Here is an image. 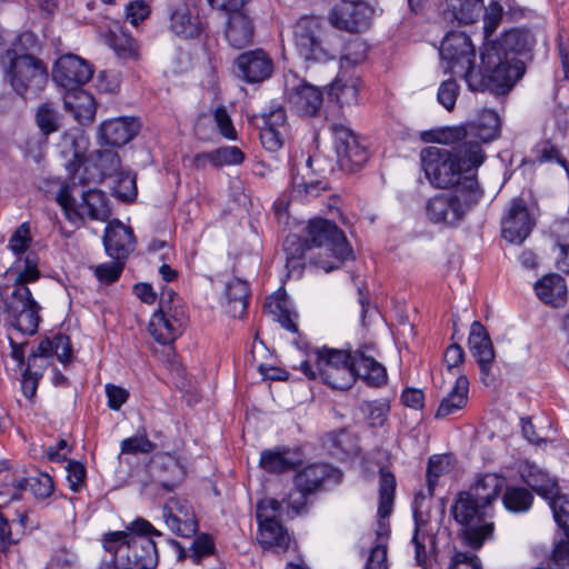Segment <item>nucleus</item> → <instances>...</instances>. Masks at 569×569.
I'll return each instance as SVG.
<instances>
[{
	"label": "nucleus",
	"mask_w": 569,
	"mask_h": 569,
	"mask_svg": "<svg viewBox=\"0 0 569 569\" xmlns=\"http://www.w3.org/2000/svg\"><path fill=\"white\" fill-rule=\"evenodd\" d=\"M447 147L430 146L421 151V166L429 182L436 188L460 187L467 177L462 172L476 170L479 167H469L462 152V144L446 143Z\"/></svg>",
	"instance_id": "0eeeda50"
},
{
	"label": "nucleus",
	"mask_w": 569,
	"mask_h": 569,
	"mask_svg": "<svg viewBox=\"0 0 569 569\" xmlns=\"http://www.w3.org/2000/svg\"><path fill=\"white\" fill-rule=\"evenodd\" d=\"M49 349V338H44L40 341L38 347L30 353L28 358V365L26 369H30L31 373L34 375L36 377L41 378L43 371L49 365L48 359L51 358Z\"/></svg>",
	"instance_id": "8fccbe9b"
},
{
	"label": "nucleus",
	"mask_w": 569,
	"mask_h": 569,
	"mask_svg": "<svg viewBox=\"0 0 569 569\" xmlns=\"http://www.w3.org/2000/svg\"><path fill=\"white\" fill-rule=\"evenodd\" d=\"M471 355L477 360L479 366L481 381L486 386H490L495 380L493 376L491 375V367L495 361V350L491 339H488L483 343L479 345L477 350H473Z\"/></svg>",
	"instance_id": "de8ad7c7"
},
{
	"label": "nucleus",
	"mask_w": 569,
	"mask_h": 569,
	"mask_svg": "<svg viewBox=\"0 0 569 569\" xmlns=\"http://www.w3.org/2000/svg\"><path fill=\"white\" fill-rule=\"evenodd\" d=\"M297 48L306 61L326 62L336 58V50L330 46L329 38H297Z\"/></svg>",
	"instance_id": "f704fd0d"
},
{
	"label": "nucleus",
	"mask_w": 569,
	"mask_h": 569,
	"mask_svg": "<svg viewBox=\"0 0 569 569\" xmlns=\"http://www.w3.org/2000/svg\"><path fill=\"white\" fill-rule=\"evenodd\" d=\"M16 277L12 288L28 287L29 283L36 282L41 272L39 270V257L36 252H28L23 258L16 261Z\"/></svg>",
	"instance_id": "a19ab883"
},
{
	"label": "nucleus",
	"mask_w": 569,
	"mask_h": 569,
	"mask_svg": "<svg viewBox=\"0 0 569 569\" xmlns=\"http://www.w3.org/2000/svg\"><path fill=\"white\" fill-rule=\"evenodd\" d=\"M438 50L453 72L463 77L471 91L489 90L497 96L511 91L533 57L532 41L528 38H483L478 70L471 38H442Z\"/></svg>",
	"instance_id": "f257e3e1"
},
{
	"label": "nucleus",
	"mask_w": 569,
	"mask_h": 569,
	"mask_svg": "<svg viewBox=\"0 0 569 569\" xmlns=\"http://www.w3.org/2000/svg\"><path fill=\"white\" fill-rule=\"evenodd\" d=\"M151 13L149 3L144 0H133L126 4L124 18L131 26L138 27Z\"/></svg>",
	"instance_id": "e2e57ef3"
},
{
	"label": "nucleus",
	"mask_w": 569,
	"mask_h": 569,
	"mask_svg": "<svg viewBox=\"0 0 569 569\" xmlns=\"http://www.w3.org/2000/svg\"><path fill=\"white\" fill-rule=\"evenodd\" d=\"M154 532H133L131 543L120 566L130 569H154L158 565L157 542L152 537H162V533L153 527Z\"/></svg>",
	"instance_id": "dca6fc26"
},
{
	"label": "nucleus",
	"mask_w": 569,
	"mask_h": 569,
	"mask_svg": "<svg viewBox=\"0 0 569 569\" xmlns=\"http://www.w3.org/2000/svg\"><path fill=\"white\" fill-rule=\"evenodd\" d=\"M342 480V472L329 463H311L295 475V487L307 493H317L337 486Z\"/></svg>",
	"instance_id": "2eb2a0df"
},
{
	"label": "nucleus",
	"mask_w": 569,
	"mask_h": 569,
	"mask_svg": "<svg viewBox=\"0 0 569 569\" xmlns=\"http://www.w3.org/2000/svg\"><path fill=\"white\" fill-rule=\"evenodd\" d=\"M566 538L556 543L549 563L550 569H569V537L566 536Z\"/></svg>",
	"instance_id": "774afa93"
},
{
	"label": "nucleus",
	"mask_w": 569,
	"mask_h": 569,
	"mask_svg": "<svg viewBox=\"0 0 569 569\" xmlns=\"http://www.w3.org/2000/svg\"><path fill=\"white\" fill-rule=\"evenodd\" d=\"M306 241L315 254L309 262L315 268L330 272L352 258V249L345 233L336 223L318 218L309 221L305 229Z\"/></svg>",
	"instance_id": "39448f33"
},
{
	"label": "nucleus",
	"mask_w": 569,
	"mask_h": 569,
	"mask_svg": "<svg viewBox=\"0 0 569 569\" xmlns=\"http://www.w3.org/2000/svg\"><path fill=\"white\" fill-rule=\"evenodd\" d=\"M395 490V476L391 472L381 469L378 507L379 529L377 531L379 542L371 549L365 569H388L387 546L382 541L383 537L388 533V529L386 528L383 520L388 518L392 511Z\"/></svg>",
	"instance_id": "f8f14e48"
},
{
	"label": "nucleus",
	"mask_w": 569,
	"mask_h": 569,
	"mask_svg": "<svg viewBox=\"0 0 569 569\" xmlns=\"http://www.w3.org/2000/svg\"><path fill=\"white\" fill-rule=\"evenodd\" d=\"M500 131L499 114L493 110L485 109L475 121L439 131L436 141L439 143L460 142L466 163L469 167H480L486 158L482 144L496 140L500 136Z\"/></svg>",
	"instance_id": "20e7f679"
},
{
	"label": "nucleus",
	"mask_w": 569,
	"mask_h": 569,
	"mask_svg": "<svg viewBox=\"0 0 569 569\" xmlns=\"http://www.w3.org/2000/svg\"><path fill=\"white\" fill-rule=\"evenodd\" d=\"M166 542L177 552L178 560H183L184 558L190 557L194 563H199L202 558L212 555L214 551V542L211 536L207 533H201L193 539L189 555L178 541L167 539Z\"/></svg>",
	"instance_id": "ea45409f"
},
{
	"label": "nucleus",
	"mask_w": 569,
	"mask_h": 569,
	"mask_svg": "<svg viewBox=\"0 0 569 569\" xmlns=\"http://www.w3.org/2000/svg\"><path fill=\"white\" fill-rule=\"evenodd\" d=\"M360 78L351 74L348 69H341L330 83L328 96L341 107L357 104L359 101Z\"/></svg>",
	"instance_id": "bb28decb"
},
{
	"label": "nucleus",
	"mask_w": 569,
	"mask_h": 569,
	"mask_svg": "<svg viewBox=\"0 0 569 569\" xmlns=\"http://www.w3.org/2000/svg\"><path fill=\"white\" fill-rule=\"evenodd\" d=\"M133 532H154L153 526L146 519L138 518L126 527L122 531H111L103 536L102 545L107 552L113 556L112 561L116 566H120L131 543Z\"/></svg>",
	"instance_id": "5701e85b"
},
{
	"label": "nucleus",
	"mask_w": 569,
	"mask_h": 569,
	"mask_svg": "<svg viewBox=\"0 0 569 569\" xmlns=\"http://www.w3.org/2000/svg\"><path fill=\"white\" fill-rule=\"evenodd\" d=\"M170 30L176 36H200L199 17H192L187 3L179 2L170 11Z\"/></svg>",
	"instance_id": "72a5a7b5"
},
{
	"label": "nucleus",
	"mask_w": 569,
	"mask_h": 569,
	"mask_svg": "<svg viewBox=\"0 0 569 569\" xmlns=\"http://www.w3.org/2000/svg\"><path fill=\"white\" fill-rule=\"evenodd\" d=\"M261 119L263 122L262 127H271L277 130L286 131L287 114L280 103L272 101L268 111L261 114Z\"/></svg>",
	"instance_id": "69168bd1"
},
{
	"label": "nucleus",
	"mask_w": 569,
	"mask_h": 569,
	"mask_svg": "<svg viewBox=\"0 0 569 569\" xmlns=\"http://www.w3.org/2000/svg\"><path fill=\"white\" fill-rule=\"evenodd\" d=\"M3 310L12 327L27 336L37 333L41 320V306L34 300L29 287L12 289L3 299Z\"/></svg>",
	"instance_id": "9b49d317"
},
{
	"label": "nucleus",
	"mask_w": 569,
	"mask_h": 569,
	"mask_svg": "<svg viewBox=\"0 0 569 569\" xmlns=\"http://www.w3.org/2000/svg\"><path fill=\"white\" fill-rule=\"evenodd\" d=\"M186 322L187 316L183 307H174L173 311L158 309L151 317L148 331L156 341L167 345L181 335Z\"/></svg>",
	"instance_id": "aec40b11"
},
{
	"label": "nucleus",
	"mask_w": 569,
	"mask_h": 569,
	"mask_svg": "<svg viewBox=\"0 0 569 569\" xmlns=\"http://www.w3.org/2000/svg\"><path fill=\"white\" fill-rule=\"evenodd\" d=\"M330 130L335 137L336 151L342 166L353 170L367 162L368 152L360 146L357 136L350 128L342 123H332Z\"/></svg>",
	"instance_id": "6ab92c4d"
},
{
	"label": "nucleus",
	"mask_w": 569,
	"mask_h": 569,
	"mask_svg": "<svg viewBox=\"0 0 569 569\" xmlns=\"http://www.w3.org/2000/svg\"><path fill=\"white\" fill-rule=\"evenodd\" d=\"M253 24L251 19L240 10L230 11L227 21V33L234 36H252Z\"/></svg>",
	"instance_id": "13d9d810"
},
{
	"label": "nucleus",
	"mask_w": 569,
	"mask_h": 569,
	"mask_svg": "<svg viewBox=\"0 0 569 569\" xmlns=\"http://www.w3.org/2000/svg\"><path fill=\"white\" fill-rule=\"evenodd\" d=\"M13 485V492L11 499H20V493L29 489L37 500H44L53 492V480L48 473H40L36 477L20 478Z\"/></svg>",
	"instance_id": "e433bc0d"
},
{
	"label": "nucleus",
	"mask_w": 569,
	"mask_h": 569,
	"mask_svg": "<svg viewBox=\"0 0 569 569\" xmlns=\"http://www.w3.org/2000/svg\"><path fill=\"white\" fill-rule=\"evenodd\" d=\"M287 101L292 110L303 117H315L322 106V92L306 82L287 90Z\"/></svg>",
	"instance_id": "393cba45"
},
{
	"label": "nucleus",
	"mask_w": 569,
	"mask_h": 569,
	"mask_svg": "<svg viewBox=\"0 0 569 569\" xmlns=\"http://www.w3.org/2000/svg\"><path fill=\"white\" fill-rule=\"evenodd\" d=\"M450 463L446 457L432 456L429 458L427 467V487L429 496H433V491L438 485L439 478L448 473Z\"/></svg>",
	"instance_id": "3c124183"
},
{
	"label": "nucleus",
	"mask_w": 569,
	"mask_h": 569,
	"mask_svg": "<svg viewBox=\"0 0 569 569\" xmlns=\"http://www.w3.org/2000/svg\"><path fill=\"white\" fill-rule=\"evenodd\" d=\"M482 0H446V14L460 24H471L479 18Z\"/></svg>",
	"instance_id": "58836bf2"
},
{
	"label": "nucleus",
	"mask_w": 569,
	"mask_h": 569,
	"mask_svg": "<svg viewBox=\"0 0 569 569\" xmlns=\"http://www.w3.org/2000/svg\"><path fill=\"white\" fill-rule=\"evenodd\" d=\"M58 148L61 157L64 159V167L69 173L71 182L60 187L56 199L63 209L66 217L70 221H74L81 213L74 209L72 191L77 183L84 186L89 182L87 177L79 174V170L86 158L84 150L81 148L78 137L73 132L63 133Z\"/></svg>",
	"instance_id": "1a4fd4ad"
},
{
	"label": "nucleus",
	"mask_w": 569,
	"mask_h": 569,
	"mask_svg": "<svg viewBox=\"0 0 569 569\" xmlns=\"http://www.w3.org/2000/svg\"><path fill=\"white\" fill-rule=\"evenodd\" d=\"M36 38H17L12 48L1 56L4 79L12 90L23 99L36 98L49 79L47 64L36 57Z\"/></svg>",
	"instance_id": "7ed1b4c3"
},
{
	"label": "nucleus",
	"mask_w": 569,
	"mask_h": 569,
	"mask_svg": "<svg viewBox=\"0 0 569 569\" xmlns=\"http://www.w3.org/2000/svg\"><path fill=\"white\" fill-rule=\"evenodd\" d=\"M93 74L92 66L73 53L61 56L52 70L53 80L66 89H74L87 83Z\"/></svg>",
	"instance_id": "a211bd4d"
},
{
	"label": "nucleus",
	"mask_w": 569,
	"mask_h": 569,
	"mask_svg": "<svg viewBox=\"0 0 569 569\" xmlns=\"http://www.w3.org/2000/svg\"><path fill=\"white\" fill-rule=\"evenodd\" d=\"M77 563V555L71 550L61 548L53 552L46 569H72Z\"/></svg>",
	"instance_id": "338daca9"
},
{
	"label": "nucleus",
	"mask_w": 569,
	"mask_h": 569,
	"mask_svg": "<svg viewBox=\"0 0 569 569\" xmlns=\"http://www.w3.org/2000/svg\"><path fill=\"white\" fill-rule=\"evenodd\" d=\"M82 202L80 209L91 220L106 221L111 214L107 196L98 189H89L81 194Z\"/></svg>",
	"instance_id": "4c0bfd02"
},
{
	"label": "nucleus",
	"mask_w": 569,
	"mask_h": 569,
	"mask_svg": "<svg viewBox=\"0 0 569 569\" xmlns=\"http://www.w3.org/2000/svg\"><path fill=\"white\" fill-rule=\"evenodd\" d=\"M519 472L523 482L549 501L555 520L569 537V499L560 493L557 479L530 461L522 462Z\"/></svg>",
	"instance_id": "9d476101"
},
{
	"label": "nucleus",
	"mask_w": 569,
	"mask_h": 569,
	"mask_svg": "<svg viewBox=\"0 0 569 569\" xmlns=\"http://www.w3.org/2000/svg\"><path fill=\"white\" fill-rule=\"evenodd\" d=\"M162 516L169 529L178 536L189 538L198 530L196 517L186 500L170 499L163 507Z\"/></svg>",
	"instance_id": "412c9836"
},
{
	"label": "nucleus",
	"mask_w": 569,
	"mask_h": 569,
	"mask_svg": "<svg viewBox=\"0 0 569 569\" xmlns=\"http://www.w3.org/2000/svg\"><path fill=\"white\" fill-rule=\"evenodd\" d=\"M226 295L228 303L231 307L230 311L233 317H242L248 307V300L250 296L248 282L234 278L227 283Z\"/></svg>",
	"instance_id": "37998d69"
},
{
	"label": "nucleus",
	"mask_w": 569,
	"mask_h": 569,
	"mask_svg": "<svg viewBox=\"0 0 569 569\" xmlns=\"http://www.w3.org/2000/svg\"><path fill=\"white\" fill-rule=\"evenodd\" d=\"M117 177L113 188L117 198L122 201H132L136 199L138 190L136 184V174L132 172H121Z\"/></svg>",
	"instance_id": "5fc2aeb1"
},
{
	"label": "nucleus",
	"mask_w": 569,
	"mask_h": 569,
	"mask_svg": "<svg viewBox=\"0 0 569 569\" xmlns=\"http://www.w3.org/2000/svg\"><path fill=\"white\" fill-rule=\"evenodd\" d=\"M154 448L156 443L149 440L146 433L136 435L121 441V453H150Z\"/></svg>",
	"instance_id": "680f3d73"
},
{
	"label": "nucleus",
	"mask_w": 569,
	"mask_h": 569,
	"mask_svg": "<svg viewBox=\"0 0 569 569\" xmlns=\"http://www.w3.org/2000/svg\"><path fill=\"white\" fill-rule=\"evenodd\" d=\"M503 7L499 1L493 0L485 8L483 36H491L497 31L503 19Z\"/></svg>",
	"instance_id": "bf43d9fd"
},
{
	"label": "nucleus",
	"mask_w": 569,
	"mask_h": 569,
	"mask_svg": "<svg viewBox=\"0 0 569 569\" xmlns=\"http://www.w3.org/2000/svg\"><path fill=\"white\" fill-rule=\"evenodd\" d=\"M151 468L161 487L173 491L184 479L186 470L179 458L169 452H158L152 457Z\"/></svg>",
	"instance_id": "b1692460"
},
{
	"label": "nucleus",
	"mask_w": 569,
	"mask_h": 569,
	"mask_svg": "<svg viewBox=\"0 0 569 569\" xmlns=\"http://www.w3.org/2000/svg\"><path fill=\"white\" fill-rule=\"evenodd\" d=\"M286 253V267L290 276L300 277L305 268V261L310 254H315L306 241L305 234H289L283 241Z\"/></svg>",
	"instance_id": "cd10ccee"
},
{
	"label": "nucleus",
	"mask_w": 569,
	"mask_h": 569,
	"mask_svg": "<svg viewBox=\"0 0 569 569\" xmlns=\"http://www.w3.org/2000/svg\"><path fill=\"white\" fill-rule=\"evenodd\" d=\"M66 109L71 111L81 124L91 123L96 116V102L87 91L79 90L64 98Z\"/></svg>",
	"instance_id": "c9c22d12"
},
{
	"label": "nucleus",
	"mask_w": 569,
	"mask_h": 569,
	"mask_svg": "<svg viewBox=\"0 0 569 569\" xmlns=\"http://www.w3.org/2000/svg\"><path fill=\"white\" fill-rule=\"evenodd\" d=\"M505 482L503 477L496 473H486L480 476L466 491L481 502L482 507L486 506L492 511V506L505 487Z\"/></svg>",
	"instance_id": "c756f323"
},
{
	"label": "nucleus",
	"mask_w": 569,
	"mask_h": 569,
	"mask_svg": "<svg viewBox=\"0 0 569 569\" xmlns=\"http://www.w3.org/2000/svg\"><path fill=\"white\" fill-rule=\"evenodd\" d=\"M36 120L39 129L44 136L58 130V112L50 103H43L38 108Z\"/></svg>",
	"instance_id": "4d7b16f0"
},
{
	"label": "nucleus",
	"mask_w": 569,
	"mask_h": 569,
	"mask_svg": "<svg viewBox=\"0 0 569 569\" xmlns=\"http://www.w3.org/2000/svg\"><path fill=\"white\" fill-rule=\"evenodd\" d=\"M260 466L267 472L281 473L293 469L296 463L281 452L264 450L261 452Z\"/></svg>",
	"instance_id": "09e8293b"
},
{
	"label": "nucleus",
	"mask_w": 569,
	"mask_h": 569,
	"mask_svg": "<svg viewBox=\"0 0 569 569\" xmlns=\"http://www.w3.org/2000/svg\"><path fill=\"white\" fill-rule=\"evenodd\" d=\"M124 259H113V261L104 262L96 267L94 274L100 282L110 284L116 282L124 268Z\"/></svg>",
	"instance_id": "6e6d98bb"
},
{
	"label": "nucleus",
	"mask_w": 569,
	"mask_h": 569,
	"mask_svg": "<svg viewBox=\"0 0 569 569\" xmlns=\"http://www.w3.org/2000/svg\"><path fill=\"white\" fill-rule=\"evenodd\" d=\"M274 71L273 60L263 49L240 53L233 61L234 76L248 84H260L270 79Z\"/></svg>",
	"instance_id": "ddd939ff"
},
{
	"label": "nucleus",
	"mask_w": 569,
	"mask_h": 569,
	"mask_svg": "<svg viewBox=\"0 0 569 569\" xmlns=\"http://www.w3.org/2000/svg\"><path fill=\"white\" fill-rule=\"evenodd\" d=\"M536 161L539 163L557 161L565 168H568V162L560 154L558 148L550 141H541L532 149Z\"/></svg>",
	"instance_id": "052dcab7"
},
{
	"label": "nucleus",
	"mask_w": 569,
	"mask_h": 569,
	"mask_svg": "<svg viewBox=\"0 0 569 569\" xmlns=\"http://www.w3.org/2000/svg\"><path fill=\"white\" fill-rule=\"evenodd\" d=\"M535 291L543 303L555 308L563 306L567 301V284L558 273H550L538 280L535 283Z\"/></svg>",
	"instance_id": "c85d7f7f"
},
{
	"label": "nucleus",
	"mask_w": 569,
	"mask_h": 569,
	"mask_svg": "<svg viewBox=\"0 0 569 569\" xmlns=\"http://www.w3.org/2000/svg\"><path fill=\"white\" fill-rule=\"evenodd\" d=\"M451 512L455 520L463 527V542L472 548L479 549L483 542L493 533V522L487 519L492 516V511L466 490L456 495Z\"/></svg>",
	"instance_id": "6e6552de"
},
{
	"label": "nucleus",
	"mask_w": 569,
	"mask_h": 569,
	"mask_svg": "<svg viewBox=\"0 0 569 569\" xmlns=\"http://www.w3.org/2000/svg\"><path fill=\"white\" fill-rule=\"evenodd\" d=\"M139 130V123L132 118H114L100 126V136L106 144L121 147L128 143Z\"/></svg>",
	"instance_id": "a878e982"
},
{
	"label": "nucleus",
	"mask_w": 569,
	"mask_h": 569,
	"mask_svg": "<svg viewBox=\"0 0 569 569\" xmlns=\"http://www.w3.org/2000/svg\"><path fill=\"white\" fill-rule=\"evenodd\" d=\"M259 522V542L268 549L274 548L279 551L288 549L290 543V536L282 525L267 515L263 519H258Z\"/></svg>",
	"instance_id": "2f4dec72"
},
{
	"label": "nucleus",
	"mask_w": 569,
	"mask_h": 569,
	"mask_svg": "<svg viewBox=\"0 0 569 569\" xmlns=\"http://www.w3.org/2000/svg\"><path fill=\"white\" fill-rule=\"evenodd\" d=\"M315 355L320 379L332 389L347 390L357 378L370 387L387 382L386 368L361 351L352 355L347 350L322 347L316 349Z\"/></svg>",
	"instance_id": "f03ea898"
},
{
	"label": "nucleus",
	"mask_w": 569,
	"mask_h": 569,
	"mask_svg": "<svg viewBox=\"0 0 569 569\" xmlns=\"http://www.w3.org/2000/svg\"><path fill=\"white\" fill-rule=\"evenodd\" d=\"M103 244L107 254L112 259L127 260L136 247L133 231L121 221L112 220L106 227Z\"/></svg>",
	"instance_id": "4be33fe9"
},
{
	"label": "nucleus",
	"mask_w": 569,
	"mask_h": 569,
	"mask_svg": "<svg viewBox=\"0 0 569 569\" xmlns=\"http://www.w3.org/2000/svg\"><path fill=\"white\" fill-rule=\"evenodd\" d=\"M244 160V153L236 146L220 147L211 151L200 152L193 157L197 169H204L207 164L220 168L223 166H237Z\"/></svg>",
	"instance_id": "7c9ffc66"
},
{
	"label": "nucleus",
	"mask_w": 569,
	"mask_h": 569,
	"mask_svg": "<svg viewBox=\"0 0 569 569\" xmlns=\"http://www.w3.org/2000/svg\"><path fill=\"white\" fill-rule=\"evenodd\" d=\"M535 218L529 212L526 200L521 197L511 200L501 220V234L505 240L520 244L535 227Z\"/></svg>",
	"instance_id": "4468645a"
},
{
	"label": "nucleus",
	"mask_w": 569,
	"mask_h": 569,
	"mask_svg": "<svg viewBox=\"0 0 569 569\" xmlns=\"http://www.w3.org/2000/svg\"><path fill=\"white\" fill-rule=\"evenodd\" d=\"M342 46L343 51L340 56L341 69L355 67L366 60L369 46L363 38H348Z\"/></svg>",
	"instance_id": "49530a36"
},
{
	"label": "nucleus",
	"mask_w": 569,
	"mask_h": 569,
	"mask_svg": "<svg viewBox=\"0 0 569 569\" xmlns=\"http://www.w3.org/2000/svg\"><path fill=\"white\" fill-rule=\"evenodd\" d=\"M97 167L102 177H116L122 172L120 157L113 150L99 151Z\"/></svg>",
	"instance_id": "864d4df0"
},
{
	"label": "nucleus",
	"mask_w": 569,
	"mask_h": 569,
	"mask_svg": "<svg viewBox=\"0 0 569 569\" xmlns=\"http://www.w3.org/2000/svg\"><path fill=\"white\" fill-rule=\"evenodd\" d=\"M32 241L30 223H21L9 239V248L16 254L24 253Z\"/></svg>",
	"instance_id": "0e129e2a"
},
{
	"label": "nucleus",
	"mask_w": 569,
	"mask_h": 569,
	"mask_svg": "<svg viewBox=\"0 0 569 569\" xmlns=\"http://www.w3.org/2000/svg\"><path fill=\"white\" fill-rule=\"evenodd\" d=\"M106 43L114 51L116 56L122 60H137L139 58V47L134 38H104Z\"/></svg>",
	"instance_id": "603ef678"
},
{
	"label": "nucleus",
	"mask_w": 569,
	"mask_h": 569,
	"mask_svg": "<svg viewBox=\"0 0 569 569\" xmlns=\"http://www.w3.org/2000/svg\"><path fill=\"white\" fill-rule=\"evenodd\" d=\"M372 10L363 2L342 1L329 14V22L340 31L365 32L369 27Z\"/></svg>",
	"instance_id": "f3484780"
},
{
	"label": "nucleus",
	"mask_w": 569,
	"mask_h": 569,
	"mask_svg": "<svg viewBox=\"0 0 569 569\" xmlns=\"http://www.w3.org/2000/svg\"><path fill=\"white\" fill-rule=\"evenodd\" d=\"M482 192L475 174L466 177L453 191L438 193L426 203V216L433 224L458 227L469 209L481 198Z\"/></svg>",
	"instance_id": "423d86ee"
},
{
	"label": "nucleus",
	"mask_w": 569,
	"mask_h": 569,
	"mask_svg": "<svg viewBox=\"0 0 569 569\" xmlns=\"http://www.w3.org/2000/svg\"><path fill=\"white\" fill-rule=\"evenodd\" d=\"M329 189L323 180H307V176L295 169L292 172V197L301 201H308L310 198L320 196L322 191Z\"/></svg>",
	"instance_id": "79ce46f5"
},
{
	"label": "nucleus",
	"mask_w": 569,
	"mask_h": 569,
	"mask_svg": "<svg viewBox=\"0 0 569 569\" xmlns=\"http://www.w3.org/2000/svg\"><path fill=\"white\" fill-rule=\"evenodd\" d=\"M469 380L465 375H459L450 392L441 400L436 418H446L466 407L468 402Z\"/></svg>",
	"instance_id": "473e14b6"
},
{
	"label": "nucleus",
	"mask_w": 569,
	"mask_h": 569,
	"mask_svg": "<svg viewBox=\"0 0 569 569\" xmlns=\"http://www.w3.org/2000/svg\"><path fill=\"white\" fill-rule=\"evenodd\" d=\"M532 502V492L523 487H506V490L502 495V503L505 508L510 512H527L531 508Z\"/></svg>",
	"instance_id": "a18cd8bd"
},
{
	"label": "nucleus",
	"mask_w": 569,
	"mask_h": 569,
	"mask_svg": "<svg viewBox=\"0 0 569 569\" xmlns=\"http://www.w3.org/2000/svg\"><path fill=\"white\" fill-rule=\"evenodd\" d=\"M417 510L415 511L416 528L412 537V543L415 546V559L418 566L423 569H430L431 563L429 556L435 551L436 538L432 535L420 531L417 521Z\"/></svg>",
	"instance_id": "c03bdc74"
}]
</instances>
